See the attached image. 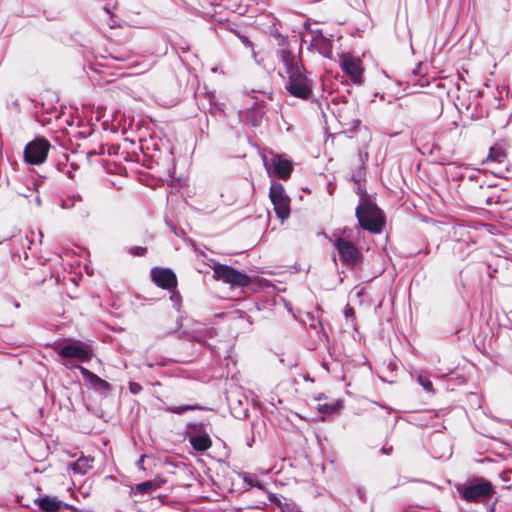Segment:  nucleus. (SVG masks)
<instances>
[{"instance_id":"1","label":"nucleus","mask_w":512,"mask_h":512,"mask_svg":"<svg viewBox=\"0 0 512 512\" xmlns=\"http://www.w3.org/2000/svg\"><path fill=\"white\" fill-rule=\"evenodd\" d=\"M277 57L284 64L288 75L285 83L286 91L295 98L311 99L313 97V81L308 78L301 60L288 48L279 49Z\"/></svg>"},{"instance_id":"2","label":"nucleus","mask_w":512,"mask_h":512,"mask_svg":"<svg viewBox=\"0 0 512 512\" xmlns=\"http://www.w3.org/2000/svg\"><path fill=\"white\" fill-rule=\"evenodd\" d=\"M355 216L363 230L374 234L382 231L384 226L382 211L368 195L360 197V202L355 210Z\"/></svg>"},{"instance_id":"3","label":"nucleus","mask_w":512,"mask_h":512,"mask_svg":"<svg viewBox=\"0 0 512 512\" xmlns=\"http://www.w3.org/2000/svg\"><path fill=\"white\" fill-rule=\"evenodd\" d=\"M455 489L461 499L469 503L488 501L496 494L494 485L484 477H474L464 483H456Z\"/></svg>"},{"instance_id":"4","label":"nucleus","mask_w":512,"mask_h":512,"mask_svg":"<svg viewBox=\"0 0 512 512\" xmlns=\"http://www.w3.org/2000/svg\"><path fill=\"white\" fill-rule=\"evenodd\" d=\"M453 235L455 237L453 251L462 259L468 257L477 249L480 233L476 228L458 224L454 227Z\"/></svg>"},{"instance_id":"5","label":"nucleus","mask_w":512,"mask_h":512,"mask_svg":"<svg viewBox=\"0 0 512 512\" xmlns=\"http://www.w3.org/2000/svg\"><path fill=\"white\" fill-rule=\"evenodd\" d=\"M211 268L214 279L229 284L232 288L245 287L251 283V277L248 274L232 266L215 262Z\"/></svg>"},{"instance_id":"6","label":"nucleus","mask_w":512,"mask_h":512,"mask_svg":"<svg viewBox=\"0 0 512 512\" xmlns=\"http://www.w3.org/2000/svg\"><path fill=\"white\" fill-rule=\"evenodd\" d=\"M211 268L214 279L229 284L232 288L245 287L251 283V277L248 274L232 266L215 262Z\"/></svg>"},{"instance_id":"7","label":"nucleus","mask_w":512,"mask_h":512,"mask_svg":"<svg viewBox=\"0 0 512 512\" xmlns=\"http://www.w3.org/2000/svg\"><path fill=\"white\" fill-rule=\"evenodd\" d=\"M250 94L254 102L249 108L241 112V118L245 124L252 127H258L262 123L266 112L264 105L265 101L263 99H259L255 94H263L267 96L268 99L272 100V91L251 90Z\"/></svg>"},{"instance_id":"8","label":"nucleus","mask_w":512,"mask_h":512,"mask_svg":"<svg viewBox=\"0 0 512 512\" xmlns=\"http://www.w3.org/2000/svg\"><path fill=\"white\" fill-rule=\"evenodd\" d=\"M185 435L192 448L198 452H204L212 445L211 437L204 423H188L186 425Z\"/></svg>"},{"instance_id":"9","label":"nucleus","mask_w":512,"mask_h":512,"mask_svg":"<svg viewBox=\"0 0 512 512\" xmlns=\"http://www.w3.org/2000/svg\"><path fill=\"white\" fill-rule=\"evenodd\" d=\"M51 145L44 137H38L26 144L24 148V159L32 165L42 164L48 155Z\"/></svg>"},{"instance_id":"10","label":"nucleus","mask_w":512,"mask_h":512,"mask_svg":"<svg viewBox=\"0 0 512 512\" xmlns=\"http://www.w3.org/2000/svg\"><path fill=\"white\" fill-rule=\"evenodd\" d=\"M270 200L279 219L286 220L290 215V198L285 194L281 183L273 182L269 191Z\"/></svg>"},{"instance_id":"11","label":"nucleus","mask_w":512,"mask_h":512,"mask_svg":"<svg viewBox=\"0 0 512 512\" xmlns=\"http://www.w3.org/2000/svg\"><path fill=\"white\" fill-rule=\"evenodd\" d=\"M334 246L337 249L340 260L343 264L355 266L361 261L362 254L352 242L342 237H338L334 242Z\"/></svg>"},{"instance_id":"12","label":"nucleus","mask_w":512,"mask_h":512,"mask_svg":"<svg viewBox=\"0 0 512 512\" xmlns=\"http://www.w3.org/2000/svg\"><path fill=\"white\" fill-rule=\"evenodd\" d=\"M61 358L76 359L79 362H87L91 359L90 351L76 342H65L60 348H54Z\"/></svg>"},{"instance_id":"13","label":"nucleus","mask_w":512,"mask_h":512,"mask_svg":"<svg viewBox=\"0 0 512 512\" xmlns=\"http://www.w3.org/2000/svg\"><path fill=\"white\" fill-rule=\"evenodd\" d=\"M340 67L342 71L349 76L352 83L356 85H361L363 82V72L364 69L362 67V61L359 58L344 55L340 59Z\"/></svg>"},{"instance_id":"14","label":"nucleus","mask_w":512,"mask_h":512,"mask_svg":"<svg viewBox=\"0 0 512 512\" xmlns=\"http://www.w3.org/2000/svg\"><path fill=\"white\" fill-rule=\"evenodd\" d=\"M150 275L152 281L162 289L172 290L177 286L176 274L170 268L153 267Z\"/></svg>"},{"instance_id":"15","label":"nucleus","mask_w":512,"mask_h":512,"mask_svg":"<svg viewBox=\"0 0 512 512\" xmlns=\"http://www.w3.org/2000/svg\"><path fill=\"white\" fill-rule=\"evenodd\" d=\"M75 368L79 369L83 378L91 385V387L98 393L107 395L111 390L112 386L106 380H103L95 373L91 372L87 368L76 365Z\"/></svg>"},{"instance_id":"16","label":"nucleus","mask_w":512,"mask_h":512,"mask_svg":"<svg viewBox=\"0 0 512 512\" xmlns=\"http://www.w3.org/2000/svg\"><path fill=\"white\" fill-rule=\"evenodd\" d=\"M60 207L64 210L75 209L81 218H87L90 215L87 205L79 194L62 199Z\"/></svg>"},{"instance_id":"17","label":"nucleus","mask_w":512,"mask_h":512,"mask_svg":"<svg viewBox=\"0 0 512 512\" xmlns=\"http://www.w3.org/2000/svg\"><path fill=\"white\" fill-rule=\"evenodd\" d=\"M34 502L44 512H57L61 508H72V505L62 502L56 496L45 495L35 499Z\"/></svg>"},{"instance_id":"18","label":"nucleus","mask_w":512,"mask_h":512,"mask_svg":"<svg viewBox=\"0 0 512 512\" xmlns=\"http://www.w3.org/2000/svg\"><path fill=\"white\" fill-rule=\"evenodd\" d=\"M292 164L280 156L273 158V173L280 179L287 180L292 173Z\"/></svg>"},{"instance_id":"19","label":"nucleus","mask_w":512,"mask_h":512,"mask_svg":"<svg viewBox=\"0 0 512 512\" xmlns=\"http://www.w3.org/2000/svg\"><path fill=\"white\" fill-rule=\"evenodd\" d=\"M269 500L277 505L281 512H302L301 508L292 500L276 494H269Z\"/></svg>"},{"instance_id":"20","label":"nucleus","mask_w":512,"mask_h":512,"mask_svg":"<svg viewBox=\"0 0 512 512\" xmlns=\"http://www.w3.org/2000/svg\"><path fill=\"white\" fill-rule=\"evenodd\" d=\"M94 458L91 456H81L76 461L69 463V469L74 474L85 475L93 468Z\"/></svg>"},{"instance_id":"21","label":"nucleus","mask_w":512,"mask_h":512,"mask_svg":"<svg viewBox=\"0 0 512 512\" xmlns=\"http://www.w3.org/2000/svg\"><path fill=\"white\" fill-rule=\"evenodd\" d=\"M160 488V485L155 480H148L142 483L137 484L134 488H132L131 493L134 495H149L151 492Z\"/></svg>"},{"instance_id":"22","label":"nucleus","mask_w":512,"mask_h":512,"mask_svg":"<svg viewBox=\"0 0 512 512\" xmlns=\"http://www.w3.org/2000/svg\"><path fill=\"white\" fill-rule=\"evenodd\" d=\"M313 43L321 54L327 55L331 52V44L326 38L323 37L321 30L316 31V36L313 37Z\"/></svg>"},{"instance_id":"23","label":"nucleus","mask_w":512,"mask_h":512,"mask_svg":"<svg viewBox=\"0 0 512 512\" xmlns=\"http://www.w3.org/2000/svg\"><path fill=\"white\" fill-rule=\"evenodd\" d=\"M215 335L216 331L214 327L200 325V327L195 331V335L193 337L195 341L202 343L208 338H213Z\"/></svg>"},{"instance_id":"24","label":"nucleus","mask_w":512,"mask_h":512,"mask_svg":"<svg viewBox=\"0 0 512 512\" xmlns=\"http://www.w3.org/2000/svg\"><path fill=\"white\" fill-rule=\"evenodd\" d=\"M343 406L342 400H336L332 403H325L318 405V411L323 415H332L338 412Z\"/></svg>"},{"instance_id":"25","label":"nucleus","mask_w":512,"mask_h":512,"mask_svg":"<svg viewBox=\"0 0 512 512\" xmlns=\"http://www.w3.org/2000/svg\"><path fill=\"white\" fill-rule=\"evenodd\" d=\"M506 158V154L502 147L500 146H493L489 150V154L487 156V161L491 162H503Z\"/></svg>"},{"instance_id":"26","label":"nucleus","mask_w":512,"mask_h":512,"mask_svg":"<svg viewBox=\"0 0 512 512\" xmlns=\"http://www.w3.org/2000/svg\"><path fill=\"white\" fill-rule=\"evenodd\" d=\"M311 328L315 330L317 336H318V339L321 341V342H324L327 344V349H328V352L329 354H331L330 352V347H329V336L328 334L326 333V331L324 330L323 328V325L321 323L320 320H317V323H312L311 325Z\"/></svg>"},{"instance_id":"27","label":"nucleus","mask_w":512,"mask_h":512,"mask_svg":"<svg viewBox=\"0 0 512 512\" xmlns=\"http://www.w3.org/2000/svg\"><path fill=\"white\" fill-rule=\"evenodd\" d=\"M204 410L200 405H182V406H168L166 411L177 415H182L187 411Z\"/></svg>"},{"instance_id":"28","label":"nucleus","mask_w":512,"mask_h":512,"mask_svg":"<svg viewBox=\"0 0 512 512\" xmlns=\"http://www.w3.org/2000/svg\"><path fill=\"white\" fill-rule=\"evenodd\" d=\"M417 381L419 385L423 387V389L427 392L433 391V384L429 379V375L423 371H421L417 376Z\"/></svg>"},{"instance_id":"29","label":"nucleus","mask_w":512,"mask_h":512,"mask_svg":"<svg viewBox=\"0 0 512 512\" xmlns=\"http://www.w3.org/2000/svg\"><path fill=\"white\" fill-rule=\"evenodd\" d=\"M269 32H270V35L273 36L275 39L278 40V45L281 46L282 48H286V43H287V37L286 36H283L278 28L275 26V24H273L272 26H270L269 28Z\"/></svg>"},{"instance_id":"30","label":"nucleus","mask_w":512,"mask_h":512,"mask_svg":"<svg viewBox=\"0 0 512 512\" xmlns=\"http://www.w3.org/2000/svg\"><path fill=\"white\" fill-rule=\"evenodd\" d=\"M242 479L250 487H257L259 489H263V483H261L255 476H252L244 472L242 473Z\"/></svg>"},{"instance_id":"31","label":"nucleus","mask_w":512,"mask_h":512,"mask_svg":"<svg viewBox=\"0 0 512 512\" xmlns=\"http://www.w3.org/2000/svg\"><path fill=\"white\" fill-rule=\"evenodd\" d=\"M170 291H171L170 300L173 303V307L179 311L180 307H181L182 297H181L180 293L176 290V288L172 289Z\"/></svg>"},{"instance_id":"32","label":"nucleus","mask_w":512,"mask_h":512,"mask_svg":"<svg viewBox=\"0 0 512 512\" xmlns=\"http://www.w3.org/2000/svg\"><path fill=\"white\" fill-rule=\"evenodd\" d=\"M500 479L502 482L507 483L506 486L507 489H510L512 487V470H505L500 473Z\"/></svg>"},{"instance_id":"33","label":"nucleus","mask_w":512,"mask_h":512,"mask_svg":"<svg viewBox=\"0 0 512 512\" xmlns=\"http://www.w3.org/2000/svg\"><path fill=\"white\" fill-rule=\"evenodd\" d=\"M128 252L133 256H144L147 253V248L142 246H134L130 247Z\"/></svg>"},{"instance_id":"34","label":"nucleus","mask_w":512,"mask_h":512,"mask_svg":"<svg viewBox=\"0 0 512 512\" xmlns=\"http://www.w3.org/2000/svg\"><path fill=\"white\" fill-rule=\"evenodd\" d=\"M128 387H129V391L134 395H137L142 391V386L137 382H133V381L129 382Z\"/></svg>"},{"instance_id":"35","label":"nucleus","mask_w":512,"mask_h":512,"mask_svg":"<svg viewBox=\"0 0 512 512\" xmlns=\"http://www.w3.org/2000/svg\"><path fill=\"white\" fill-rule=\"evenodd\" d=\"M344 316L346 319H354L355 318V311L353 309V307H351L349 304H347L344 308Z\"/></svg>"},{"instance_id":"36","label":"nucleus","mask_w":512,"mask_h":512,"mask_svg":"<svg viewBox=\"0 0 512 512\" xmlns=\"http://www.w3.org/2000/svg\"><path fill=\"white\" fill-rule=\"evenodd\" d=\"M423 74V63H417L416 67L412 71V75L417 77Z\"/></svg>"},{"instance_id":"37","label":"nucleus","mask_w":512,"mask_h":512,"mask_svg":"<svg viewBox=\"0 0 512 512\" xmlns=\"http://www.w3.org/2000/svg\"><path fill=\"white\" fill-rule=\"evenodd\" d=\"M143 364L145 366H147L148 368H153L155 365H160V366H164L165 365V363L163 361H155V362H153V361H150V360H145L143 362Z\"/></svg>"},{"instance_id":"38","label":"nucleus","mask_w":512,"mask_h":512,"mask_svg":"<svg viewBox=\"0 0 512 512\" xmlns=\"http://www.w3.org/2000/svg\"><path fill=\"white\" fill-rule=\"evenodd\" d=\"M363 169H364V161L362 160V167L359 169L357 174H353V176H352V180L354 182H359L360 181V179H361V172H362Z\"/></svg>"},{"instance_id":"39","label":"nucleus","mask_w":512,"mask_h":512,"mask_svg":"<svg viewBox=\"0 0 512 512\" xmlns=\"http://www.w3.org/2000/svg\"><path fill=\"white\" fill-rule=\"evenodd\" d=\"M392 449H393L392 446H390L388 448L384 446V447L381 448V452L384 455H389L391 453Z\"/></svg>"},{"instance_id":"40","label":"nucleus","mask_w":512,"mask_h":512,"mask_svg":"<svg viewBox=\"0 0 512 512\" xmlns=\"http://www.w3.org/2000/svg\"><path fill=\"white\" fill-rule=\"evenodd\" d=\"M321 366H322V368H323L327 373H330V368H329V364H328V362L323 361V362L321 363Z\"/></svg>"},{"instance_id":"41","label":"nucleus","mask_w":512,"mask_h":512,"mask_svg":"<svg viewBox=\"0 0 512 512\" xmlns=\"http://www.w3.org/2000/svg\"><path fill=\"white\" fill-rule=\"evenodd\" d=\"M33 201L36 204V206H38V207H40L42 204V201H41V198L39 195H36Z\"/></svg>"},{"instance_id":"42","label":"nucleus","mask_w":512,"mask_h":512,"mask_svg":"<svg viewBox=\"0 0 512 512\" xmlns=\"http://www.w3.org/2000/svg\"><path fill=\"white\" fill-rule=\"evenodd\" d=\"M167 224L169 225V227H170L171 231H172L175 235L179 236V234H178V232H177V228H176V226H175V225H173V224H169V223H167Z\"/></svg>"},{"instance_id":"43","label":"nucleus","mask_w":512,"mask_h":512,"mask_svg":"<svg viewBox=\"0 0 512 512\" xmlns=\"http://www.w3.org/2000/svg\"><path fill=\"white\" fill-rule=\"evenodd\" d=\"M167 224L169 225V227H170L171 231H172L175 235L179 236V234H178V232H177V228H176V226H175V225H173V224H169V223H167Z\"/></svg>"},{"instance_id":"44","label":"nucleus","mask_w":512,"mask_h":512,"mask_svg":"<svg viewBox=\"0 0 512 512\" xmlns=\"http://www.w3.org/2000/svg\"><path fill=\"white\" fill-rule=\"evenodd\" d=\"M357 492H358V496H359V498H360L361 500H364V493H363V491H362L361 489H358V490H357Z\"/></svg>"},{"instance_id":"45","label":"nucleus","mask_w":512,"mask_h":512,"mask_svg":"<svg viewBox=\"0 0 512 512\" xmlns=\"http://www.w3.org/2000/svg\"><path fill=\"white\" fill-rule=\"evenodd\" d=\"M182 326V317L177 319V327L180 328Z\"/></svg>"},{"instance_id":"46","label":"nucleus","mask_w":512,"mask_h":512,"mask_svg":"<svg viewBox=\"0 0 512 512\" xmlns=\"http://www.w3.org/2000/svg\"><path fill=\"white\" fill-rule=\"evenodd\" d=\"M71 512H81L79 509L75 508L73 505H72V508H68Z\"/></svg>"},{"instance_id":"47","label":"nucleus","mask_w":512,"mask_h":512,"mask_svg":"<svg viewBox=\"0 0 512 512\" xmlns=\"http://www.w3.org/2000/svg\"><path fill=\"white\" fill-rule=\"evenodd\" d=\"M244 43H245L247 46H252V42H251V41H249L248 39H246V40L244 41Z\"/></svg>"},{"instance_id":"48","label":"nucleus","mask_w":512,"mask_h":512,"mask_svg":"<svg viewBox=\"0 0 512 512\" xmlns=\"http://www.w3.org/2000/svg\"><path fill=\"white\" fill-rule=\"evenodd\" d=\"M492 202H493V197H489V198L487 199V204H491Z\"/></svg>"},{"instance_id":"49","label":"nucleus","mask_w":512,"mask_h":512,"mask_svg":"<svg viewBox=\"0 0 512 512\" xmlns=\"http://www.w3.org/2000/svg\"><path fill=\"white\" fill-rule=\"evenodd\" d=\"M308 316L310 317V319H311L312 321H314V317H313V315H312L311 313H308Z\"/></svg>"},{"instance_id":"50","label":"nucleus","mask_w":512,"mask_h":512,"mask_svg":"<svg viewBox=\"0 0 512 512\" xmlns=\"http://www.w3.org/2000/svg\"><path fill=\"white\" fill-rule=\"evenodd\" d=\"M496 203H502L501 199H500V196L498 197L497 201H495Z\"/></svg>"},{"instance_id":"51","label":"nucleus","mask_w":512,"mask_h":512,"mask_svg":"<svg viewBox=\"0 0 512 512\" xmlns=\"http://www.w3.org/2000/svg\"><path fill=\"white\" fill-rule=\"evenodd\" d=\"M143 458L144 456H142L138 462H143Z\"/></svg>"}]
</instances>
